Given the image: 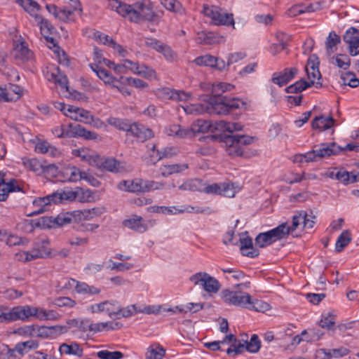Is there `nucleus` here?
<instances>
[{
    "instance_id": "obj_4",
    "label": "nucleus",
    "mask_w": 359,
    "mask_h": 359,
    "mask_svg": "<svg viewBox=\"0 0 359 359\" xmlns=\"http://www.w3.org/2000/svg\"><path fill=\"white\" fill-rule=\"evenodd\" d=\"M221 296L224 302L230 305L250 308L248 305L252 304L251 296L247 292L224 290Z\"/></svg>"
},
{
    "instance_id": "obj_49",
    "label": "nucleus",
    "mask_w": 359,
    "mask_h": 359,
    "mask_svg": "<svg viewBox=\"0 0 359 359\" xmlns=\"http://www.w3.org/2000/svg\"><path fill=\"white\" fill-rule=\"evenodd\" d=\"M112 305V303L109 301H104L100 304H94L90 306V309L93 313L107 311L110 317L113 316L114 311L109 307Z\"/></svg>"
},
{
    "instance_id": "obj_20",
    "label": "nucleus",
    "mask_w": 359,
    "mask_h": 359,
    "mask_svg": "<svg viewBox=\"0 0 359 359\" xmlns=\"http://www.w3.org/2000/svg\"><path fill=\"white\" fill-rule=\"evenodd\" d=\"M241 243V251L244 256H247L249 257H256L259 255V250L255 249L252 244V240L249 236L245 238H240Z\"/></svg>"
},
{
    "instance_id": "obj_47",
    "label": "nucleus",
    "mask_w": 359,
    "mask_h": 359,
    "mask_svg": "<svg viewBox=\"0 0 359 359\" xmlns=\"http://www.w3.org/2000/svg\"><path fill=\"white\" fill-rule=\"evenodd\" d=\"M341 79L344 86H349L351 88H356L359 86V79H358L355 74L353 72H348L345 74H342Z\"/></svg>"
},
{
    "instance_id": "obj_17",
    "label": "nucleus",
    "mask_w": 359,
    "mask_h": 359,
    "mask_svg": "<svg viewBox=\"0 0 359 359\" xmlns=\"http://www.w3.org/2000/svg\"><path fill=\"white\" fill-rule=\"evenodd\" d=\"M22 191V188L18 184V180L11 179L8 182H4L0 185V201H5L8 194L14 191ZM25 193V191H23Z\"/></svg>"
},
{
    "instance_id": "obj_8",
    "label": "nucleus",
    "mask_w": 359,
    "mask_h": 359,
    "mask_svg": "<svg viewBox=\"0 0 359 359\" xmlns=\"http://www.w3.org/2000/svg\"><path fill=\"white\" fill-rule=\"evenodd\" d=\"M319 63L318 57L316 55H313L309 58L305 69L310 81L315 82L316 79L320 80L321 79V74L319 71ZM322 86L321 82H316V88H318Z\"/></svg>"
},
{
    "instance_id": "obj_38",
    "label": "nucleus",
    "mask_w": 359,
    "mask_h": 359,
    "mask_svg": "<svg viewBox=\"0 0 359 359\" xmlns=\"http://www.w3.org/2000/svg\"><path fill=\"white\" fill-rule=\"evenodd\" d=\"M177 154V149L175 147H166L162 151H156V156L154 159H151V163L155 164L157 161H160L163 158H171ZM151 158H154L151 156Z\"/></svg>"
},
{
    "instance_id": "obj_36",
    "label": "nucleus",
    "mask_w": 359,
    "mask_h": 359,
    "mask_svg": "<svg viewBox=\"0 0 359 359\" xmlns=\"http://www.w3.org/2000/svg\"><path fill=\"white\" fill-rule=\"evenodd\" d=\"M274 242L285 238L290 233V229L287 228L286 223H282L277 227L269 231Z\"/></svg>"
},
{
    "instance_id": "obj_34",
    "label": "nucleus",
    "mask_w": 359,
    "mask_h": 359,
    "mask_svg": "<svg viewBox=\"0 0 359 359\" xmlns=\"http://www.w3.org/2000/svg\"><path fill=\"white\" fill-rule=\"evenodd\" d=\"M123 66V69H128L131 70L133 72L140 74V75H145L147 70H148V67L144 65H139L138 63L134 62L129 60H125L123 64H121Z\"/></svg>"
},
{
    "instance_id": "obj_2",
    "label": "nucleus",
    "mask_w": 359,
    "mask_h": 359,
    "mask_svg": "<svg viewBox=\"0 0 359 359\" xmlns=\"http://www.w3.org/2000/svg\"><path fill=\"white\" fill-rule=\"evenodd\" d=\"M112 9L119 15L127 18L130 22L141 23L144 21H154L156 17L151 6L143 2L133 4L114 1Z\"/></svg>"
},
{
    "instance_id": "obj_32",
    "label": "nucleus",
    "mask_w": 359,
    "mask_h": 359,
    "mask_svg": "<svg viewBox=\"0 0 359 359\" xmlns=\"http://www.w3.org/2000/svg\"><path fill=\"white\" fill-rule=\"evenodd\" d=\"M313 85H314L313 81L307 82L304 79H300L294 83L287 86L285 88V91L287 93H298L309 87H311Z\"/></svg>"
},
{
    "instance_id": "obj_56",
    "label": "nucleus",
    "mask_w": 359,
    "mask_h": 359,
    "mask_svg": "<svg viewBox=\"0 0 359 359\" xmlns=\"http://www.w3.org/2000/svg\"><path fill=\"white\" fill-rule=\"evenodd\" d=\"M53 304L59 307L72 308L76 305V302L68 297H60L55 299Z\"/></svg>"
},
{
    "instance_id": "obj_3",
    "label": "nucleus",
    "mask_w": 359,
    "mask_h": 359,
    "mask_svg": "<svg viewBox=\"0 0 359 359\" xmlns=\"http://www.w3.org/2000/svg\"><path fill=\"white\" fill-rule=\"evenodd\" d=\"M3 311L0 308V323H8L18 320H25L30 316H38V309L29 306H15L11 310Z\"/></svg>"
},
{
    "instance_id": "obj_29",
    "label": "nucleus",
    "mask_w": 359,
    "mask_h": 359,
    "mask_svg": "<svg viewBox=\"0 0 359 359\" xmlns=\"http://www.w3.org/2000/svg\"><path fill=\"white\" fill-rule=\"evenodd\" d=\"M215 128L217 130H222L232 133L234 131L241 130L243 126L240 123H231L224 120L215 122Z\"/></svg>"
},
{
    "instance_id": "obj_53",
    "label": "nucleus",
    "mask_w": 359,
    "mask_h": 359,
    "mask_svg": "<svg viewBox=\"0 0 359 359\" xmlns=\"http://www.w3.org/2000/svg\"><path fill=\"white\" fill-rule=\"evenodd\" d=\"M108 123L115 126L118 130H121L126 131L127 133L128 132L131 123H130L128 120H122L117 118H109Z\"/></svg>"
},
{
    "instance_id": "obj_27",
    "label": "nucleus",
    "mask_w": 359,
    "mask_h": 359,
    "mask_svg": "<svg viewBox=\"0 0 359 359\" xmlns=\"http://www.w3.org/2000/svg\"><path fill=\"white\" fill-rule=\"evenodd\" d=\"M122 327V324L118 322H106L90 324L89 330L94 332H101L104 330H118Z\"/></svg>"
},
{
    "instance_id": "obj_10",
    "label": "nucleus",
    "mask_w": 359,
    "mask_h": 359,
    "mask_svg": "<svg viewBox=\"0 0 359 359\" xmlns=\"http://www.w3.org/2000/svg\"><path fill=\"white\" fill-rule=\"evenodd\" d=\"M344 42L348 44L349 53L352 56L359 54V30L355 27L347 29L343 36Z\"/></svg>"
},
{
    "instance_id": "obj_16",
    "label": "nucleus",
    "mask_w": 359,
    "mask_h": 359,
    "mask_svg": "<svg viewBox=\"0 0 359 359\" xmlns=\"http://www.w3.org/2000/svg\"><path fill=\"white\" fill-rule=\"evenodd\" d=\"M58 351L59 356L67 355H75L79 358H81L83 356V349L76 342H72L69 344L67 343H63L59 346Z\"/></svg>"
},
{
    "instance_id": "obj_35",
    "label": "nucleus",
    "mask_w": 359,
    "mask_h": 359,
    "mask_svg": "<svg viewBox=\"0 0 359 359\" xmlns=\"http://www.w3.org/2000/svg\"><path fill=\"white\" fill-rule=\"evenodd\" d=\"M351 240L350 231L348 230L344 231L337 240L335 250L338 252L342 251L351 243Z\"/></svg>"
},
{
    "instance_id": "obj_55",
    "label": "nucleus",
    "mask_w": 359,
    "mask_h": 359,
    "mask_svg": "<svg viewBox=\"0 0 359 359\" xmlns=\"http://www.w3.org/2000/svg\"><path fill=\"white\" fill-rule=\"evenodd\" d=\"M97 355L100 359H121L123 357V353L121 351H109L103 350L97 352Z\"/></svg>"
},
{
    "instance_id": "obj_14",
    "label": "nucleus",
    "mask_w": 359,
    "mask_h": 359,
    "mask_svg": "<svg viewBox=\"0 0 359 359\" xmlns=\"http://www.w3.org/2000/svg\"><path fill=\"white\" fill-rule=\"evenodd\" d=\"M67 287H74L79 294H96L100 292V290L93 285H89L84 282H79L74 279H70L66 284Z\"/></svg>"
},
{
    "instance_id": "obj_13",
    "label": "nucleus",
    "mask_w": 359,
    "mask_h": 359,
    "mask_svg": "<svg viewBox=\"0 0 359 359\" xmlns=\"http://www.w3.org/2000/svg\"><path fill=\"white\" fill-rule=\"evenodd\" d=\"M298 69L296 67L286 68L283 72L273 74L271 81L282 87L288 83L297 74Z\"/></svg>"
},
{
    "instance_id": "obj_15",
    "label": "nucleus",
    "mask_w": 359,
    "mask_h": 359,
    "mask_svg": "<svg viewBox=\"0 0 359 359\" xmlns=\"http://www.w3.org/2000/svg\"><path fill=\"white\" fill-rule=\"evenodd\" d=\"M221 141L228 147L227 151L229 154L241 156L243 151L238 145V135H224L221 137Z\"/></svg>"
},
{
    "instance_id": "obj_50",
    "label": "nucleus",
    "mask_w": 359,
    "mask_h": 359,
    "mask_svg": "<svg viewBox=\"0 0 359 359\" xmlns=\"http://www.w3.org/2000/svg\"><path fill=\"white\" fill-rule=\"evenodd\" d=\"M196 42L201 44H213L216 40L212 32H201L198 34Z\"/></svg>"
},
{
    "instance_id": "obj_11",
    "label": "nucleus",
    "mask_w": 359,
    "mask_h": 359,
    "mask_svg": "<svg viewBox=\"0 0 359 359\" xmlns=\"http://www.w3.org/2000/svg\"><path fill=\"white\" fill-rule=\"evenodd\" d=\"M128 133L136 138L137 141L144 142L154 136L153 130L142 124L131 123Z\"/></svg>"
},
{
    "instance_id": "obj_62",
    "label": "nucleus",
    "mask_w": 359,
    "mask_h": 359,
    "mask_svg": "<svg viewBox=\"0 0 359 359\" xmlns=\"http://www.w3.org/2000/svg\"><path fill=\"white\" fill-rule=\"evenodd\" d=\"M199 181L196 180H189L184 182L182 184L179 186V189L182 191H198V184H199Z\"/></svg>"
},
{
    "instance_id": "obj_42",
    "label": "nucleus",
    "mask_w": 359,
    "mask_h": 359,
    "mask_svg": "<svg viewBox=\"0 0 359 359\" xmlns=\"http://www.w3.org/2000/svg\"><path fill=\"white\" fill-rule=\"evenodd\" d=\"M73 132L76 135L82 137L86 140H96L98 137L97 133L86 130L79 124L74 126Z\"/></svg>"
},
{
    "instance_id": "obj_23",
    "label": "nucleus",
    "mask_w": 359,
    "mask_h": 359,
    "mask_svg": "<svg viewBox=\"0 0 359 359\" xmlns=\"http://www.w3.org/2000/svg\"><path fill=\"white\" fill-rule=\"evenodd\" d=\"M189 168L187 163L164 165L161 168V174L163 177H167L173 174H178Z\"/></svg>"
},
{
    "instance_id": "obj_58",
    "label": "nucleus",
    "mask_w": 359,
    "mask_h": 359,
    "mask_svg": "<svg viewBox=\"0 0 359 359\" xmlns=\"http://www.w3.org/2000/svg\"><path fill=\"white\" fill-rule=\"evenodd\" d=\"M163 183L155 182L153 180H143V192L149 191L151 190L161 189L163 187Z\"/></svg>"
},
{
    "instance_id": "obj_31",
    "label": "nucleus",
    "mask_w": 359,
    "mask_h": 359,
    "mask_svg": "<svg viewBox=\"0 0 359 359\" xmlns=\"http://www.w3.org/2000/svg\"><path fill=\"white\" fill-rule=\"evenodd\" d=\"M90 67L105 83H111L116 81V79L111 76L108 71L100 67L98 64H90Z\"/></svg>"
},
{
    "instance_id": "obj_22",
    "label": "nucleus",
    "mask_w": 359,
    "mask_h": 359,
    "mask_svg": "<svg viewBox=\"0 0 359 359\" xmlns=\"http://www.w3.org/2000/svg\"><path fill=\"white\" fill-rule=\"evenodd\" d=\"M118 187L122 191L143 192L142 180H123L118 184Z\"/></svg>"
},
{
    "instance_id": "obj_45",
    "label": "nucleus",
    "mask_w": 359,
    "mask_h": 359,
    "mask_svg": "<svg viewBox=\"0 0 359 359\" xmlns=\"http://www.w3.org/2000/svg\"><path fill=\"white\" fill-rule=\"evenodd\" d=\"M261 348V341L258 335L254 334L249 341H246L245 350L252 353H257Z\"/></svg>"
},
{
    "instance_id": "obj_48",
    "label": "nucleus",
    "mask_w": 359,
    "mask_h": 359,
    "mask_svg": "<svg viewBox=\"0 0 359 359\" xmlns=\"http://www.w3.org/2000/svg\"><path fill=\"white\" fill-rule=\"evenodd\" d=\"M35 226L42 229L55 228L57 227L55 217H41L38 219Z\"/></svg>"
},
{
    "instance_id": "obj_7",
    "label": "nucleus",
    "mask_w": 359,
    "mask_h": 359,
    "mask_svg": "<svg viewBox=\"0 0 359 359\" xmlns=\"http://www.w3.org/2000/svg\"><path fill=\"white\" fill-rule=\"evenodd\" d=\"M203 13L205 15L210 18L215 25H234L233 14L222 13L218 10L217 7L209 8L205 5Z\"/></svg>"
},
{
    "instance_id": "obj_52",
    "label": "nucleus",
    "mask_w": 359,
    "mask_h": 359,
    "mask_svg": "<svg viewBox=\"0 0 359 359\" xmlns=\"http://www.w3.org/2000/svg\"><path fill=\"white\" fill-rule=\"evenodd\" d=\"M23 163L30 170L38 175L41 174L43 165L37 159H25L23 161Z\"/></svg>"
},
{
    "instance_id": "obj_54",
    "label": "nucleus",
    "mask_w": 359,
    "mask_h": 359,
    "mask_svg": "<svg viewBox=\"0 0 359 359\" xmlns=\"http://www.w3.org/2000/svg\"><path fill=\"white\" fill-rule=\"evenodd\" d=\"M67 324L69 325V328L72 327H77L81 332H86L89 330V325L88 320H78L76 319H71L67 320Z\"/></svg>"
},
{
    "instance_id": "obj_37",
    "label": "nucleus",
    "mask_w": 359,
    "mask_h": 359,
    "mask_svg": "<svg viewBox=\"0 0 359 359\" xmlns=\"http://www.w3.org/2000/svg\"><path fill=\"white\" fill-rule=\"evenodd\" d=\"M80 215V213L74 212H65L58 215L55 217L57 226H61L68 224H71L76 221V217Z\"/></svg>"
},
{
    "instance_id": "obj_12",
    "label": "nucleus",
    "mask_w": 359,
    "mask_h": 359,
    "mask_svg": "<svg viewBox=\"0 0 359 359\" xmlns=\"http://www.w3.org/2000/svg\"><path fill=\"white\" fill-rule=\"evenodd\" d=\"M319 159L328 158L331 156H336L341 152L340 146H338L336 142H332L330 143H321L320 144L315 145Z\"/></svg>"
},
{
    "instance_id": "obj_60",
    "label": "nucleus",
    "mask_w": 359,
    "mask_h": 359,
    "mask_svg": "<svg viewBox=\"0 0 359 359\" xmlns=\"http://www.w3.org/2000/svg\"><path fill=\"white\" fill-rule=\"evenodd\" d=\"M335 324V316L332 313H328L326 317L322 318L319 323V325L323 328L328 330L333 329Z\"/></svg>"
},
{
    "instance_id": "obj_40",
    "label": "nucleus",
    "mask_w": 359,
    "mask_h": 359,
    "mask_svg": "<svg viewBox=\"0 0 359 359\" xmlns=\"http://www.w3.org/2000/svg\"><path fill=\"white\" fill-rule=\"evenodd\" d=\"M100 167L111 172H118L121 168L120 162L115 158L105 159L101 162Z\"/></svg>"
},
{
    "instance_id": "obj_6",
    "label": "nucleus",
    "mask_w": 359,
    "mask_h": 359,
    "mask_svg": "<svg viewBox=\"0 0 359 359\" xmlns=\"http://www.w3.org/2000/svg\"><path fill=\"white\" fill-rule=\"evenodd\" d=\"M76 199V190H58L43 198H39L34 201V203L41 205L43 203L44 205H48L51 203H62L65 201H73Z\"/></svg>"
},
{
    "instance_id": "obj_61",
    "label": "nucleus",
    "mask_w": 359,
    "mask_h": 359,
    "mask_svg": "<svg viewBox=\"0 0 359 359\" xmlns=\"http://www.w3.org/2000/svg\"><path fill=\"white\" fill-rule=\"evenodd\" d=\"M236 191L233 184L222 183L220 195L231 198L235 196Z\"/></svg>"
},
{
    "instance_id": "obj_51",
    "label": "nucleus",
    "mask_w": 359,
    "mask_h": 359,
    "mask_svg": "<svg viewBox=\"0 0 359 359\" xmlns=\"http://www.w3.org/2000/svg\"><path fill=\"white\" fill-rule=\"evenodd\" d=\"M76 200L81 203L90 202L93 198V192L89 189L84 190L78 187L76 189Z\"/></svg>"
},
{
    "instance_id": "obj_44",
    "label": "nucleus",
    "mask_w": 359,
    "mask_h": 359,
    "mask_svg": "<svg viewBox=\"0 0 359 359\" xmlns=\"http://www.w3.org/2000/svg\"><path fill=\"white\" fill-rule=\"evenodd\" d=\"M161 4L168 11L182 14L184 8L180 2L177 0H161Z\"/></svg>"
},
{
    "instance_id": "obj_9",
    "label": "nucleus",
    "mask_w": 359,
    "mask_h": 359,
    "mask_svg": "<svg viewBox=\"0 0 359 359\" xmlns=\"http://www.w3.org/2000/svg\"><path fill=\"white\" fill-rule=\"evenodd\" d=\"M194 62L198 66H205L214 68L218 71L226 69V62L224 60L214 57L211 55H205L197 57Z\"/></svg>"
},
{
    "instance_id": "obj_41",
    "label": "nucleus",
    "mask_w": 359,
    "mask_h": 359,
    "mask_svg": "<svg viewBox=\"0 0 359 359\" xmlns=\"http://www.w3.org/2000/svg\"><path fill=\"white\" fill-rule=\"evenodd\" d=\"M32 336L47 338L53 334L51 327L46 326H32L28 327Z\"/></svg>"
},
{
    "instance_id": "obj_28",
    "label": "nucleus",
    "mask_w": 359,
    "mask_h": 359,
    "mask_svg": "<svg viewBox=\"0 0 359 359\" xmlns=\"http://www.w3.org/2000/svg\"><path fill=\"white\" fill-rule=\"evenodd\" d=\"M56 71L57 72H51L47 74L48 80L60 85L62 88H65L67 91H69V87L67 86V77L65 75L61 74L59 67H57Z\"/></svg>"
},
{
    "instance_id": "obj_21",
    "label": "nucleus",
    "mask_w": 359,
    "mask_h": 359,
    "mask_svg": "<svg viewBox=\"0 0 359 359\" xmlns=\"http://www.w3.org/2000/svg\"><path fill=\"white\" fill-rule=\"evenodd\" d=\"M123 225L135 231L140 232L145 231L147 225L144 223L143 218L138 215H133L131 217L124 219Z\"/></svg>"
},
{
    "instance_id": "obj_25",
    "label": "nucleus",
    "mask_w": 359,
    "mask_h": 359,
    "mask_svg": "<svg viewBox=\"0 0 359 359\" xmlns=\"http://www.w3.org/2000/svg\"><path fill=\"white\" fill-rule=\"evenodd\" d=\"M68 112H74L75 117L74 118L77 121H83L86 123H90L93 121V116L90 114V111L83 109L74 107L71 105H68ZM73 118V117H72Z\"/></svg>"
},
{
    "instance_id": "obj_26",
    "label": "nucleus",
    "mask_w": 359,
    "mask_h": 359,
    "mask_svg": "<svg viewBox=\"0 0 359 359\" xmlns=\"http://www.w3.org/2000/svg\"><path fill=\"white\" fill-rule=\"evenodd\" d=\"M39 346V343L38 341L31 339L18 343L13 349V351H16L20 355H23L32 350L38 348Z\"/></svg>"
},
{
    "instance_id": "obj_46",
    "label": "nucleus",
    "mask_w": 359,
    "mask_h": 359,
    "mask_svg": "<svg viewBox=\"0 0 359 359\" xmlns=\"http://www.w3.org/2000/svg\"><path fill=\"white\" fill-rule=\"evenodd\" d=\"M274 243V241L269 232L260 233L257 235L255 238V243L260 248H264L271 243Z\"/></svg>"
},
{
    "instance_id": "obj_39",
    "label": "nucleus",
    "mask_w": 359,
    "mask_h": 359,
    "mask_svg": "<svg viewBox=\"0 0 359 359\" xmlns=\"http://www.w3.org/2000/svg\"><path fill=\"white\" fill-rule=\"evenodd\" d=\"M331 62L335 64L339 68L348 69L351 65V59L346 54H337L331 58Z\"/></svg>"
},
{
    "instance_id": "obj_24",
    "label": "nucleus",
    "mask_w": 359,
    "mask_h": 359,
    "mask_svg": "<svg viewBox=\"0 0 359 359\" xmlns=\"http://www.w3.org/2000/svg\"><path fill=\"white\" fill-rule=\"evenodd\" d=\"M17 3L36 20L41 16L37 13L41 9V6L36 1L34 0H17Z\"/></svg>"
},
{
    "instance_id": "obj_33",
    "label": "nucleus",
    "mask_w": 359,
    "mask_h": 359,
    "mask_svg": "<svg viewBox=\"0 0 359 359\" xmlns=\"http://www.w3.org/2000/svg\"><path fill=\"white\" fill-rule=\"evenodd\" d=\"M165 353V350L159 344L151 345L147 351V359H161Z\"/></svg>"
},
{
    "instance_id": "obj_30",
    "label": "nucleus",
    "mask_w": 359,
    "mask_h": 359,
    "mask_svg": "<svg viewBox=\"0 0 359 359\" xmlns=\"http://www.w3.org/2000/svg\"><path fill=\"white\" fill-rule=\"evenodd\" d=\"M340 43L341 38L339 35L334 31L330 32L325 41L327 54L331 55L337 49L335 46Z\"/></svg>"
},
{
    "instance_id": "obj_43",
    "label": "nucleus",
    "mask_w": 359,
    "mask_h": 359,
    "mask_svg": "<svg viewBox=\"0 0 359 359\" xmlns=\"http://www.w3.org/2000/svg\"><path fill=\"white\" fill-rule=\"evenodd\" d=\"M36 20L43 36H46V34H53L55 32V28L51 23L41 15L36 19Z\"/></svg>"
},
{
    "instance_id": "obj_57",
    "label": "nucleus",
    "mask_w": 359,
    "mask_h": 359,
    "mask_svg": "<svg viewBox=\"0 0 359 359\" xmlns=\"http://www.w3.org/2000/svg\"><path fill=\"white\" fill-rule=\"evenodd\" d=\"M41 173L44 175L46 178H53L58 176V168L55 164H50L48 165L43 166Z\"/></svg>"
},
{
    "instance_id": "obj_19",
    "label": "nucleus",
    "mask_w": 359,
    "mask_h": 359,
    "mask_svg": "<svg viewBox=\"0 0 359 359\" xmlns=\"http://www.w3.org/2000/svg\"><path fill=\"white\" fill-rule=\"evenodd\" d=\"M15 58L26 62L33 57V53L28 48L25 42H21L17 44L14 48Z\"/></svg>"
},
{
    "instance_id": "obj_18",
    "label": "nucleus",
    "mask_w": 359,
    "mask_h": 359,
    "mask_svg": "<svg viewBox=\"0 0 359 359\" xmlns=\"http://www.w3.org/2000/svg\"><path fill=\"white\" fill-rule=\"evenodd\" d=\"M335 124V120L332 116H319L315 117L311 121V127L313 129H319L325 130L332 128Z\"/></svg>"
},
{
    "instance_id": "obj_1",
    "label": "nucleus",
    "mask_w": 359,
    "mask_h": 359,
    "mask_svg": "<svg viewBox=\"0 0 359 359\" xmlns=\"http://www.w3.org/2000/svg\"><path fill=\"white\" fill-rule=\"evenodd\" d=\"M234 86L229 83H217L212 85V95L204 96L203 100L208 106V112L218 115H226L233 109L241 107L245 108L246 103L237 98H228L222 94L231 91Z\"/></svg>"
},
{
    "instance_id": "obj_63",
    "label": "nucleus",
    "mask_w": 359,
    "mask_h": 359,
    "mask_svg": "<svg viewBox=\"0 0 359 359\" xmlns=\"http://www.w3.org/2000/svg\"><path fill=\"white\" fill-rule=\"evenodd\" d=\"M306 216V212L301 211L297 215H295L292 217V226H287V228L290 229V233L294 231L300 224L301 221H304V218Z\"/></svg>"
},
{
    "instance_id": "obj_59",
    "label": "nucleus",
    "mask_w": 359,
    "mask_h": 359,
    "mask_svg": "<svg viewBox=\"0 0 359 359\" xmlns=\"http://www.w3.org/2000/svg\"><path fill=\"white\" fill-rule=\"evenodd\" d=\"M46 255H47L46 251H41L39 249L36 248H34L29 252H26V254H22V256L25 257V259L29 261L44 257Z\"/></svg>"
},
{
    "instance_id": "obj_5",
    "label": "nucleus",
    "mask_w": 359,
    "mask_h": 359,
    "mask_svg": "<svg viewBox=\"0 0 359 359\" xmlns=\"http://www.w3.org/2000/svg\"><path fill=\"white\" fill-rule=\"evenodd\" d=\"M189 280L193 282L194 285L200 284L204 290L208 293H216L221 287L219 281L206 272L196 273L192 275Z\"/></svg>"
},
{
    "instance_id": "obj_64",
    "label": "nucleus",
    "mask_w": 359,
    "mask_h": 359,
    "mask_svg": "<svg viewBox=\"0 0 359 359\" xmlns=\"http://www.w3.org/2000/svg\"><path fill=\"white\" fill-rule=\"evenodd\" d=\"M159 53H162L165 59L168 61H173L176 57V53L171 49L170 46L163 43Z\"/></svg>"
}]
</instances>
